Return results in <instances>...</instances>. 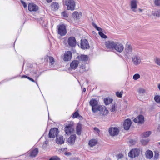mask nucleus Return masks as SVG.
I'll return each mask as SVG.
<instances>
[{
    "label": "nucleus",
    "mask_w": 160,
    "mask_h": 160,
    "mask_svg": "<svg viewBox=\"0 0 160 160\" xmlns=\"http://www.w3.org/2000/svg\"><path fill=\"white\" fill-rule=\"evenodd\" d=\"M154 3L157 6H160V0H155Z\"/></svg>",
    "instance_id": "obj_43"
},
{
    "label": "nucleus",
    "mask_w": 160,
    "mask_h": 160,
    "mask_svg": "<svg viewBox=\"0 0 160 160\" xmlns=\"http://www.w3.org/2000/svg\"><path fill=\"white\" fill-rule=\"evenodd\" d=\"M140 78V75L138 74H135L133 76V79L135 80H137Z\"/></svg>",
    "instance_id": "obj_40"
},
{
    "label": "nucleus",
    "mask_w": 160,
    "mask_h": 160,
    "mask_svg": "<svg viewBox=\"0 0 160 160\" xmlns=\"http://www.w3.org/2000/svg\"><path fill=\"white\" fill-rule=\"evenodd\" d=\"M132 61L135 65H138L139 64L141 61V59L140 57L135 55L132 58Z\"/></svg>",
    "instance_id": "obj_12"
},
{
    "label": "nucleus",
    "mask_w": 160,
    "mask_h": 160,
    "mask_svg": "<svg viewBox=\"0 0 160 160\" xmlns=\"http://www.w3.org/2000/svg\"><path fill=\"white\" fill-rule=\"evenodd\" d=\"M79 116V114L78 112H75L73 114V118H78V116Z\"/></svg>",
    "instance_id": "obj_44"
},
{
    "label": "nucleus",
    "mask_w": 160,
    "mask_h": 160,
    "mask_svg": "<svg viewBox=\"0 0 160 160\" xmlns=\"http://www.w3.org/2000/svg\"><path fill=\"white\" fill-rule=\"evenodd\" d=\"M27 78H28L30 80L32 81V82H35V81L33 79H32V78L30 77H27Z\"/></svg>",
    "instance_id": "obj_51"
},
{
    "label": "nucleus",
    "mask_w": 160,
    "mask_h": 160,
    "mask_svg": "<svg viewBox=\"0 0 160 160\" xmlns=\"http://www.w3.org/2000/svg\"><path fill=\"white\" fill-rule=\"evenodd\" d=\"M28 10L31 12H36L38 9V8L36 4L31 3L28 4Z\"/></svg>",
    "instance_id": "obj_15"
},
{
    "label": "nucleus",
    "mask_w": 160,
    "mask_h": 160,
    "mask_svg": "<svg viewBox=\"0 0 160 160\" xmlns=\"http://www.w3.org/2000/svg\"><path fill=\"white\" fill-rule=\"evenodd\" d=\"M94 130L95 131L98 133H99V132H100V131L99 130V129L97 128H94Z\"/></svg>",
    "instance_id": "obj_50"
},
{
    "label": "nucleus",
    "mask_w": 160,
    "mask_h": 160,
    "mask_svg": "<svg viewBox=\"0 0 160 160\" xmlns=\"http://www.w3.org/2000/svg\"><path fill=\"white\" fill-rule=\"evenodd\" d=\"M28 77V76H27L26 75H23L22 76V78H27V77Z\"/></svg>",
    "instance_id": "obj_58"
},
{
    "label": "nucleus",
    "mask_w": 160,
    "mask_h": 160,
    "mask_svg": "<svg viewBox=\"0 0 160 160\" xmlns=\"http://www.w3.org/2000/svg\"><path fill=\"white\" fill-rule=\"evenodd\" d=\"M79 64V62L78 60H74L70 64V67L72 69H76Z\"/></svg>",
    "instance_id": "obj_22"
},
{
    "label": "nucleus",
    "mask_w": 160,
    "mask_h": 160,
    "mask_svg": "<svg viewBox=\"0 0 160 160\" xmlns=\"http://www.w3.org/2000/svg\"><path fill=\"white\" fill-rule=\"evenodd\" d=\"M154 160H156L159 158V152L157 150L154 151Z\"/></svg>",
    "instance_id": "obj_32"
},
{
    "label": "nucleus",
    "mask_w": 160,
    "mask_h": 160,
    "mask_svg": "<svg viewBox=\"0 0 160 160\" xmlns=\"http://www.w3.org/2000/svg\"><path fill=\"white\" fill-rule=\"evenodd\" d=\"M125 50L127 54L131 53L132 51V47L131 45L127 43L126 45Z\"/></svg>",
    "instance_id": "obj_20"
},
{
    "label": "nucleus",
    "mask_w": 160,
    "mask_h": 160,
    "mask_svg": "<svg viewBox=\"0 0 160 160\" xmlns=\"http://www.w3.org/2000/svg\"><path fill=\"white\" fill-rule=\"evenodd\" d=\"M113 100L112 99L106 98L104 99V102L105 104L106 105H108L109 104L111 103L112 102Z\"/></svg>",
    "instance_id": "obj_30"
},
{
    "label": "nucleus",
    "mask_w": 160,
    "mask_h": 160,
    "mask_svg": "<svg viewBox=\"0 0 160 160\" xmlns=\"http://www.w3.org/2000/svg\"><path fill=\"white\" fill-rule=\"evenodd\" d=\"M99 34L101 37L102 38H106L107 36L106 35H105L101 31L99 32Z\"/></svg>",
    "instance_id": "obj_37"
},
{
    "label": "nucleus",
    "mask_w": 160,
    "mask_h": 160,
    "mask_svg": "<svg viewBox=\"0 0 160 160\" xmlns=\"http://www.w3.org/2000/svg\"><path fill=\"white\" fill-rule=\"evenodd\" d=\"M158 131H160V125L158 126Z\"/></svg>",
    "instance_id": "obj_57"
},
{
    "label": "nucleus",
    "mask_w": 160,
    "mask_h": 160,
    "mask_svg": "<svg viewBox=\"0 0 160 160\" xmlns=\"http://www.w3.org/2000/svg\"><path fill=\"white\" fill-rule=\"evenodd\" d=\"M155 101L158 103H160V96L159 95H156L154 98Z\"/></svg>",
    "instance_id": "obj_34"
},
{
    "label": "nucleus",
    "mask_w": 160,
    "mask_h": 160,
    "mask_svg": "<svg viewBox=\"0 0 160 160\" xmlns=\"http://www.w3.org/2000/svg\"><path fill=\"white\" fill-rule=\"evenodd\" d=\"M159 144L160 145V142H158Z\"/></svg>",
    "instance_id": "obj_62"
},
{
    "label": "nucleus",
    "mask_w": 160,
    "mask_h": 160,
    "mask_svg": "<svg viewBox=\"0 0 160 160\" xmlns=\"http://www.w3.org/2000/svg\"><path fill=\"white\" fill-rule=\"evenodd\" d=\"M123 155L121 154H119L117 155V157L118 159H121L123 157Z\"/></svg>",
    "instance_id": "obj_46"
},
{
    "label": "nucleus",
    "mask_w": 160,
    "mask_h": 160,
    "mask_svg": "<svg viewBox=\"0 0 160 160\" xmlns=\"http://www.w3.org/2000/svg\"><path fill=\"white\" fill-rule=\"evenodd\" d=\"M68 42L69 45L72 47H75L76 45V41L73 37H69L68 39Z\"/></svg>",
    "instance_id": "obj_11"
},
{
    "label": "nucleus",
    "mask_w": 160,
    "mask_h": 160,
    "mask_svg": "<svg viewBox=\"0 0 160 160\" xmlns=\"http://www.w3.org/2000/svg\"><path fill=\"white\" fill-rule=\"evenodd\" d=\"M109 132L112 136L117 135L119 133V130L116 127H111L109 129Z\"/></svg>",
    "instance_id": "obj_10"
},
{
    "label": "nucleus",
    "mask_w": 160,
    "mask_h": 160,
    "mask_svg": "<svg viewBox=\"0 0 160 160\" xmlns=\"http://www.w3.org/2000/svg\"><path fill=\"white\" fill-rule=\"evenodd\" d=\"M152 14L157 17H160V9H155L152 12Z\"/></svg>",
    "instance_id": "obj_26"
},
{
    "label": "nucleus",
    "mask_w": 160,
    "mask_h": 160,
    "mask_svg": "<svg viewBox=\"0 0 160 160\" xmlns=\"http://www.w3.org/2000/svg\"><path fill=\"white\" fill-rule=\"evenodd\" d=\"M144 118L142 115H140L135 118L133 121L135 122H138L139 123L142 124L144 123Z\"/></svg>",
    "instance_id": "obj_17"
},
{
    "label": "nucleus",
    "mask_w": 160,
    "mask_h": 160,
    "mask_svg": "<svg viewBox=\"0 0 160 160\" xmlns=\"http://www.w3.org/2000/svg\"><path fill=\"white\" fill-rule=\"evenodd\" d=\"M158 88L160 90V84H159L158 86Z\"/></svg>",
    "instance_id": "obj_61"
},
{
    "label": "nucleus",
    "mask_w": 160,
    "mask_h": 160,
    "mask_svg": "<svg viewBox=\"0 0 160 160\" xmlns=\"http://www.w3.org/2000/svg\"><path fill=\"white\" fill-rule=\"evenodd\" d=\"M149 141V140L148 139H142L141 141L142 144L144 145L146 144Z\"/></svg>",
    "instance_id": "obj_36"
},
{
    "label": "nucleus",
    "mask_w": 160,
    "mask_h": 160,
    "mask_svg": "<svg viewBox=\"0 0 160 160\" xmlns=\"http://www.w3.org/2000/svg\"><path fill=\"white\" fill-rule=\"evenodd\" d=\"M62 15L64 18H68V14L65 12H63L62 13Z\"/></svg>",
    "instance_id": "obj_45"
},
{
    "label": "nucleus",
    "mask_w": 160,
    "mask_h": 160,
    "mask_svg": "<svg viewBox=\"0 0 160 160\" xmlns=\"http://www.w3.org/2000/svg\"><path fill=\"white\" fill-rule=\"evenodd\" d=\"M139 10L140 12H142V11H143V9H141L140 8L139 9Z\"/></svg>",
    "instance_id": "obj_59"
},
{
    "label": "nucleus",
    "mask_w": 160,
    "mask_h": 160,
    "mask_svg": "<svg viewBox=\"0 0 160 160\" xmlns=\"http://www.w3.org/2000/svg\"><path fill=\"white\" fill-rule=\"evenodd\" d=\"M151 134V131H147L143 133V136L144 137H148Z\"/></svg>",
    "instance_id": "obj_33"
},
{
    "label": "nucleus",
    "mask_w": 160,
    "mask_h": 160,
    "mask_svg": "<svg viewBox=\"0 0 160 160\" xmlns=\"http://www.w3.org/2000/svg\"><path fill=\"white\" fill-rule=\"evenodd\" d=\"M76 137L75 135H71L68 139V142L71 144H73L74 143Z\"/></svg>",
    "instance_id": "obj_21"
},
{
    "label": "nucleus",
    "mask_w": 160,
    "mask_h": 160,
    "mask_svg": "<svg viewBox=\"0 0 160 160\" xmlns=\"http://www.w3.org/2000/svg\"><path fill=\"white\" fill-rule=\"evenodd\" d=\"M154 61H155V62L156 64L157 65L160 66V59L157 58L156 57L154 59Z\"/></svg>",
    "instance_id": "obj_35"
},
{
    "label": "nucleus",
    "mask_w": 160,
    "mask_h": 160,
    "mask_svg": "<svg viewBox=\"0 0 160 160\" xmlns=\"http://www.w3.org/2000/svg\"><path fill=\"white\" fill-rule=\"evenodd\" d=\"M56 142L58 144H62L64 142L63 137L60 136L59 137H57L56 138Z\"/></svg>",
    "instance_id": "obj_24"
},
{
    "label": "nucleus",
    "mask_w": 160,
    "mask_h": 160,
    "mask_svg": "<svg viewBox=\"0 0 160 160\" xmlns=\"http://www.w3.org/2000/svg\"><path fill=\"white\" fill-rule=\"evenodd\" d=\"M81 68H82V69H84L85 68V65L84 64H82L81 66Z\"/></svg>",
    "instance_id": "obj_53"
},
{
    "label": "nucleus",
    "mask_w": 160,
    "mask_h": 160,
    "mask_svg": "<svg viewBox=\"0 0 160 160\" xmlns=\"http://www.w3.org/2000/svg\"><path fill=\"white\" fill-rule=\"evenodd\" d=\"M64 131L66 134L68 135L71 134L73 132L74 129L73 128L72 125L69 124L65 127L64 128Z\"/></svg>",
    "instance_id": "obj_9"
},
{
    "label": "nucleus",
    "mask_w": 160,
    "mask_h": 160,
    "mask_svg": "<svg viewBox=\"0 0 160 160\" xmlns=\"http://www.w3.org/2000/svg\"><path fill=\"white\" fill-rule=\"evenodd\" d=\"M97 142V140L96 139H92L89 141L88 144L91 147H92L95 145Z\"/></svg>",
    "instance_id": "obj_29"
},
{
    "label": "nucleus",
    "mask_w": 160,
    "mask_h": 160,
    "mask_svg": "<svg viewBox=\"0 0 160 160\" xmlns=\"http://www.w3.org/2000/svg\"><path fill=\"white\" fill-rule=\"evenodd\" d=\"M98 112L100 114L97 115V117L99 118H101L102 116L107 115L108 113L107 108L105 106H103L101 105L98 108L97 110V112Z\"/></svg>",
    "instance_id": "obj_1"
},
{
    "label": "nucleus",
    "mask_w": 160,
    "mask_h": 160,
    "mask_svg": "<svg viewBox=\"0 0 160 160\" xmlns=\"http://www.w3.org/2000/svg\"><path fill=\"white\" fill-rule=\"evenodd\" d=\"M79 61L83 62L87 61L88 60V57L87 55H82L81 56H78L77 57Z\"/></svg>",
    "instance_id": "obj_19"
},
{
    "label": "nucleus",
    "mask_w": 160,
    "mask_h": 160,
    "mask_svg": "<svg viewBox=\"0 0 160 160\" xmlns=\"http://www.w3.org/2000/svg\"><path fill=\"white\" fill-rule=\"evenodd\" d=\"M58 132V130L57 128H52L49 131L48 134L49 137L50 138H54L56 137H57Z\"/></svg>",
    "instance_id": "obj_6"
},
{
    "label": "nucleus",
    "mask_w": 160,
    "mask_h": 160,
    "mask_svg": "<svg viewBox=\"0 0 160 160\" xmlns=\"http://www.w3.org/2000/svg\"><path fill=\"white\" fill-rule=\"evenodd\" d=\"M48 58L49 60V62H50L52 63V64H53V63L54 62V58L51 56H49Z\"/></svg>",
    "instance_id": "obj_41"
},
{
    "label": "nucleus",
    "mask_w": 160,
    "mask_h": 160,
    "mask_svg": "<svg viewBox=\"0 0 160 160\" xmlns=\"http://www.w3.org/2000/svg\"><path fill=\"white\" fill-rule=\"evenodd\" d=\"M72 53L69 51L66 52L64 54V60L66 61H68L71 60L72 57Z\"/></svg>",
    "instance_id": "obj_18"
},
{
    "label": "nucleus",
    "mask_w": 160,
    "mask_h": 160,
    "mask_svg": "<svg viewBox=\"0 0 160 160\" xmlns=\"http://www.w3.org/2000/svg\"><path fill=\"white\" fill-rule=\"evenodd\" d=\"M72 16L74 19H79V14L77 12H74L72 13Z\"/></svg>",
    "instance_id": "obj_31"
},
{
    "label": "nucleus",
    "mask_w": 160,
    "mask_h": 160,
    "mask_svg": "<svg viewBox=\"0 0 160 160\" xmlns=\"http://www.w3.org/2000/svg\"><path fill=\"white\" fill-rule=\"evenodd\" d=\"M117 42L115 41L109 40L105 42V45L108 49L110 50H113L115 45H116Z\"/></svg>",
    "instance_id": "obj_4"
},
{
    "label": "nucleus",
    "mask_w": 160,
    "mask_h": 160,
    "mask_svg": "<svg viewBox=\"0 0 160 160\" xmlns=\"http://www.w3.org/2000/svg\"><path fill=\"white\" fill-rule=\"evenodd\" d=\"M71 160H80V159L77 158H74Z\"/></svg>",
    "instance_id": "obj_55"
},
{
    "label": "nucleus",
    "mask_w": 160,
    "mask_h": 160,
    "mask_svg": "<svg viewBox=\"0 0 160 160\" xmlns=\"http://www.w3.org/2000/svg\"><path fill=\"white\" fill-rule=\"evenodd\" d=\"M49 160H60V158L57 156H54L52 157Z\"/></svg>",
    "instance_id": "obj_42"
},
{
    "label": "nucleus",
    "mask_w": 160,
    "mask_h": 160,
    "mask_svg": "<svg viewBox=\"0 0 160 160\" xmlns=\"http://www.w3.org/2000/svg\"><path fill=\"white\" fill-rule=\"evenodd\" d=\"M140 150L139 149L135 148L132 149L129 152L128 155L129 157L132 158L138 157L140 154Z\"/></svg>",
    "instance_id": "obj_5"
},
{
    "label": "nucleus",
    "mask_w": 160,
    "mask_h": 160,
    "mask_svg": "<svg viewBox=\"0 0 160 160\" xmlns=\"http://www.w3.org/2000/svg\"><path fill=\"white\" fill-rule=\"evenodd\" d=\"M52 0H46V1L48 2L49 3L51 2Z\"/></svg>",
    "instance_id": "obj_56"
},
{
    "label": "nucleus",
    "mask_w": 160,
    "mask_h": 160,
    "mask_svg": "<svg viewBox=\"0 0 160 160\" xmlns=\"http://www.w3.org/2000/svg\"><path fill=\"white\" fill-rule=\"evenodd\" d=\"M65 4L67 6V8L68 10L72 11L74 10L75 3L73 0H66Z\"/></svg>",
    "instance_id": "obj_3"
},
{
    "label": "nucleus",
    "mask_w": 160,
    "mask_h": 160,
    "mask_svg": "<svg viewBox=\"0 0 160 160\" xmlns=\"http://www.w3.org/2000/svg\"><path fill=\"white\" fill-rule=\"evenodd\" d=\"M83 91L84 92H85L86 91V89L85 88H84L83 89Z\"/></svg>",
    "instance_id": "obj_60"
},
{
    "label": "nucleus",
    "mask_w": 160,
    "mask_h": 160,
    "mask_svg": "<svg viewBox=\"0 0 160 160\" xmlns=\"http://www.w3.org/2000/svg\"><path fill=\"white\" fill-rule=\"evenodd\" d=\"M38 152V149L37 148H35L31 152L30 156L32 158L35 157L37 155Z\"/></svg>",
    "instance_id": "obj_25"
},
{
    "label": "nucleus",
    "mask_w": 160,
    "mask_h": 160,
    "mask_svg": "<svg viewBox=\"0 0 160 160\" xmlns=\"http://www.w3.org/2000/svg\"><path fill=\"white\" fill-rule=\"evenodd\" d=\"M76 133L78 135H80L81 134L82 130V125L81 124L78 123L76 127Z\"/></svg>",
    "instance_id": "obj_27"
},
{
    "label": "nucleus",
    "mask_w": 160,
    "mask_h": 160,
    "mask_svg": "<svg viewBox=\"0 0 160 160\" xmlns=\"http://www.w3.org/2000/svg\"><path fill=\"white\" fill-rule=\"evenodd\" d=\"M21 3L22 4V5L24 8H26L27 7V4L24 1H23L22 0H21Z\"/></svg>",
    "instance_id": "obj_48"
},
{
    "label": "nucleus",
    "mask_w": 160,
    "mask_h": 160,
    "mask_svg": "<svg viewBox=\"0 0 160 160\" xmlns=\"http://www.w3.org/2000/svg\"><path fill=\"white\" fill-rule=\"evenodd\" d=\"M52 9L53 11L57 10L58 9L59 5L57 3L53 2L51 4Z\"/></svg>",
    "instance_id": "obj_28"
},
{
    "label": "nucleus",
    "mask_w": 160,
    "mask_h": 160,
    "mask_svg": "<svg viewBox=\"0 0 160 160\" xmlns=\"http://www.w3.org/2000/svg\"><path fill=\"white\" fill-rule=\"evenodd\" d=\"M80 45L81 48L83 49H87L90 48L88 42L86 39H83L81 40Z\"/></svg>",
    "instance_id": "obj_8"
},
{
    "label": "nucleus",
    "mask_w": 160,
    "mask_h": 160,
    "mask_svg": "<svg viewBox=\"0 0 160 160\" xmlns=\"http://www.w3.org/2000/svg\"><path fill=\"white\" fill-rule=\"evenodd\" d=\"M96 29L99 32H101L102 31V29L101 28L98 27V26L96 28Z\"/></svg>",
    "instance_id": "obj_49"
},
{
    "label": "nucleus",
    "mask_w": 160,
    "mask_h": 160,
    "mask_svg": "<svg viewBox=\"0 0 160 160\" xmlns=\"http://www.w3.org/2000/svg\"><path fill=\"white\" fill-rule=\"evenodd\" d=\"M92 25L95 28L97 27V25L94 23H92Z\"/></svg>",
    "instance_id": "obj_52"
},
{
    "label": "nucleus",
    "mask_w": 160,
    "mask_h": 160,
    "mask_svg": "<svg viewBox=\"0 0 160 160\" xmlns=\"http://www.w3.org/2000/svg\"><path fill=\"white\" fill-rule=\"evenodd\" d=\"M124 49V46L121 43L117 42L116 45H115L114 49L117 51L121 52L123 51Z\"/></svg>",
    "instance_id": "obj_14"
},
{
    "label": "nucleus",
    "mask_w": 160,
    "mask_h": 160,
    "mask_svg": "<svg viewBox=\"0 0 160 160\" xmlns=\"http://www.w3.org/2000/svg\"><path fill=\"white\" fill-rule=\"evenodd\" d=\"M137 1L136 0H132L131 2V9L132 11L134 12H136L137 11Z\"/></svg>",
    "instance_id": "obj_16"
},
{
    "label": "nucleus",
    "mask_w": 160,
    "mask_h": 160,
    "mask_svg": "<svg viewBox=\"0 0 160 160\" xmlns=\"http://www.w3.org/2000/svg\"><path fill=\"white\" fill-rule=\"evenodd\" d=\"M65 155H70V152H65Z\"/></svg>",
    "instance_id": "obj_54"
},
{
    "label": "nucleus",
    "mask_w": 160,
    "mask_h": 160,
    "mask_svg": "<svg viewBox=\"0 0 160 160\" xmlns=\"http://www.w3.org/2000/svg\"><path fill=\"white\" fill-rule=\"evenodd\" d=\"M146 157L147 158L150 159L153 157V153L151 150H148L145 153Z\"/></svg>",
    "instance_id": "obj_23"
},
{
    "label": "nucleus",
    "mask_w": 160,
    "mask_h": 160,
    "mask_svg": "<svg viewBox=\"0 0 160 160\" xmlns=\"http://www.w3.org/2000/svg\"><path fill=\"white\" fill-rule=\"evenodd\" d=\"M89 104L92 106V110L94 113L97 112V110L100 106L98 105V101L95 99H92L90 100Z\"/></svg>",
    "instance_id": "obj_2"
},
{
    "label": "nucleus",
    "mask_w": 160,
    "mask_h": 160,
    "mask_svg": "<svg viewBox=\"0 0 160 160\" xmlns=\"http://www.w3.org/2000/svg\"><path fill=\"white\" fill-rule=\"evenodd\" d=\"M123 93V92H116V95L118 97L121 98Z\"/></svg>",
    "instance_id": "obj_39"
},
{
    "label": "nucleus",
    "mask_w": 160,
    "mask_h": 160,
    "mask_svg": "<svg viewBox=\"0 0 160 160\" xmlns=\"http://www.w3.org/2000/svg\"><path fill=\"white\" fill-rule=\"evenodd\" d=\"M131 124L132 122L130 119H126L123 124L124 129L126 130H129Z\"/></svg>",
    "instance_id": "obj_13"
},
{
    "label": "nucleus",
    "mask_w": 160,
    "mask_h": 160,
    "mask_svg": "<svg viewBox=\"0 0 160 160\" xmlns=\"http://www.w3.org/2000/svg\"><path fill=\"white\" fill-rule=\"evenodd\" d=\"M145 90L142 88H140L138 90V92L139 94H143L145 92Z\"/></svg>",
    "instance_id": "obj_38"
},
{
    "label": "nucleus",
    "mask_w": 160,
    "mask_h": 160,
    "mask_svg": "<svg viewBox=\"0 0 160 160\" xmlns=\"http://www.w3.org/2000/svg\"><path fill=\"white\" fill-rule=\"evenodd\" d=\"M58 33L61 36L65 35L67 33V31L65 25H61L58 26Z\"/></svg>",
    "instance_id": "obj_7"
},
{
    "label": "nucleus",
    "mask_w": 160,
    "mask_h": 160,
    "mask_svg": "<svg viewBox=\"0 0 160 160\" xmlns=\"http://www.w3.org/2000/svg\"><path fill=\"white\" fill-rule=\"evenodd\" d=\"M115 110V106L114 105H112V106L111 111L112 112L114 111Z\"/></svg>",
    "instance_id": "obj_47"
},
{
    "label": "nucleus",
    "mask_w": 160,
    "mask_h": 160,
    "mask_svg": "<svg viewBox=\"0 0 160 160\" xmlns=\"http://www.w3.org/2000/svg\"><path fill=\"white\" fill-rule=\"evenodd\" d=\"M45 144H46V141L45 142Z\"/></svg>",
    "instance_id": "obj_63"
}]
</instances>
